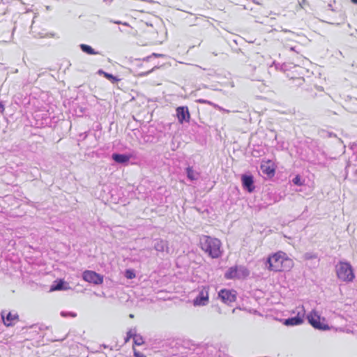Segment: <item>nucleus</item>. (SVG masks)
Returning a JSON list of instances; mask_svg holds the SVG:
<instances>
[{
  "label": "nucleus",
  "instance_id": "23",
  "mask_svg": "<svg viewBox=\"0 0 357 357\" xmlns=\"http://www.w3.org/2000/svg\"><path fill=\"white\" fill-rule=\"evenodd\" d=\"M261 169H263V172L267 174L268 175H273L274 174V169H271L269 167H264L261 166Z\"/></svg>",
  "mask_w": 357,
  "mask_h": 357
},
{
  "label": "nucleus",
  "instance_id": "2",
  "mask_svg": "<svg viewBox=\"0 0 357 357\" xmlns=\"http://www.w3.org/2000/svg\"><path fill=\"white\" fill-rule=\"evenodd\" d=\"M199 245L202 250L212 259H218L222 255V243L217 238L202 235L199 237Z\"/></svg>",
  "mask_w": 357,
  "mask_h": 357
},
{
  "label": "nucleus",
  "instance_id": "14",
  "mask_svg": "<svg viewBox=\"0 0 357 357\" xmlns=\"http://www.w3.org/2000/svg\"><path fill=\"white\" fill-rule=\"evenodd\" d=\"M112 158L117 163L123 164L128 162L130 157L126 154L113 153Z\"/></svg>",
  "mask_w": 357,
  "mask_h": 357
},
{
  "label": "nucleus",
  "instance_id": "19",
  "mask_svg": "<svg viewBox=\"0 0 357 357\" xmlns=\"http://www.w3.org/2000/svg\"><path fill=\"white\" fill-rule=\"evenodd\" d=\"M133 342L135 345L141 346L144 343V341L140 335L136 333L133 338Z\"/></svg>",
  "mask_w": 357,
  "mask_h": 357
},
{
  "label": "nucleus",
  "instance_id": "32",
  "mask_svg": "<svg viewBox=\"0 0 357 357\" xmlns=\"http://www.w3.org/2000/svg\"><path fill=\"white\" fill-rule=\"evenodd\" d=\"M98 73L99 74H103L105 75V73H106L105 72H104L102 70H98Z\"/></svg>",
  "mask_w": 357,
  "mask_h": 357
},
{
  "label": "nucleus",
  "instance_id": "9",
  "mask_svg": "<svg viewBox=\"0 0 357 357\" xmlns=\"http://www.w3.org/2000/svg\"><path fill=\"white\" fill-rule=\"evenodd\" d=\"M82 278L86 282L94 284H100L103 282V276L93 271H85L82 273Z\"/></svg>",
  "mask_w": 357,
  "mask_h": 357
},
{
  "label": "nucleus",
  "instance_id": "3",
  "mask_svg": "<svg viewBox=\"0 0 357 357\" xmlns=\"http://www.w3.org/2000/svg\"><path fill=\"white\" fill-rule=\"evenodd\" d=\"M336 273L338 279L343 282H352L355 278L354 269L347 261H340L336 265Z\"/></svg>",
  "mask_w": 357,
  "mask_h": 357
},
{
  "label": "nucleus",
  "instance_id": "5",
  "mask_svg": "<svg viewBox=\"0 0 357 357\" xmlns=\"http://www.w3.org/2000/svg\"><path fill=\"white\" fill-rule=\"evenodd\" d=\"M208 286H202L197 289V295L193 300L195 306H206L209 302Z\"/></svg>",
  "mask_w": 357,
  "mask_h": 357
},
{
  "label": "nucleus",
  "instance_id": "33",
  "mask_svg": "<svg viewBox=\"0 0 357 357\" xmlns=\"http://www.w3.org/2000/svg\"><path fill=\"white\" fill-rule=\"evenodd\" d=\"M157 68L156 66H155L154 68H153L150 71L147 72L146 74H149V73L153 71V70Z\"/></svg>",
  "mask_w": 357,
  "mask_h": 357
},
{
  "label": "nucleus",
  "instance_id": "10",
  "mask_svg": "<svg viewBox=\"0 0 357 357\" xmlns=\"http://www.w3.org/2000/svg\"><path fill=\"white\" fill-rule=\"evenodd\" d=\"M176 116L180 123H183V122H189L190 116L188 107L181 106L177 107Z\"/></svg>",
  "mask_w": 357,
  "mask_h": 357
},
{
  "label": "nucleus",
  "instance_id": "16",
  "mask_svg": "<svg viewBox=\"0 0 357 357\" xmlns=\"http://www.w3.org/2000/svg\"><path fill=\"white\" fill-rule=\"evenodd\" d=\"M186 174L188 178L190 181L197 180L199 176V174L195 171L192 167L186 168Z\"/></svg>",
  "mask_w": 357,
  "mask_h": 357
},
{
  "label": "nucleus",
  "instance_id": "25",
  "mask_svg": "<svg viewBox=\"0 0 357 357\" xmlns=\"http://www.w3.org/2000/svg\"><path fill=\"white\" fill-rule=\"evenodd\" d=\"M105 77L107 78L108 79L111 80L113 83L118 80V79L109 73H105Z\"/></svg>",
  "mask_w": 357,
  "mask_h": 357
},
{
  "label": "nucleus",
  "instance_id": "36",
  "mask_svg": "<svg viewBox=\"0 0 357 357\" xmlns=\"http://www.w3.org/2000/svg\"><path fill=\"white\" fill-rule=\"evenodd\" d=\"M133 317H134V316H133V314H130V318H133Z\"/></svg>",
  "mask_w": 357,
  "mask_h": 357
},
{
  "label": "nucleus",
  "instance_id": "34",
  "mask_svg": "<svg viewBox=\"0 0 357 357\" xmlns=\"http://www.w3.org/2000/svg\"><path fill=\"white\" fill-rule=\"evenodd\" d=\"M352 3L357 4V0H351Z\"/></svg>",
  "mask_w": 357,
  "mask_h": 357
},
{
  "label": "nucleus",
  "instance_id": "13",
  "mask_svg": "<svg viewBox=\"0 0 357 357\" xmlns=\"http://www.w3.org/2000/svg\"><path fill=\"white\" fill-rule=\"evenodd\" d=\"M1 318L3 319V324L6 326H12L14 325L15 322L18 321L19 316L17 313L13 314L12 312L8 313L6 317L3 314V312L1 313Z\"/></svg>",
  "mask_w": 357,
  "mask_h": 357
},
{
  "label": "nucleus",
  "instance_id": "6",
  "mask_svg": "<svg viewBox=\"0 0 357 357\" xmlns=\"http://www.w3.org/2000/svg\"><path fill=\"white\" fill-rule=\"evenodd\" d=\"M308 322L316 329L326 331L329 329L328 325L320 321V315L315 310L311 311L307 315Z\"/></svg>",
  "mask_w": 357,
  "mask_h": 357
},
{
  "label": "nucleus",
  "instance_id": "1",
  "mask_svg": "<svg viewBox=\"0 0 357 357\" xmlns=\"http://www.w3.org/2000/svg\"><path fill=\"white\" fill-rule=\"evenodd\" d=\"M294 266L293 261L287 257L283 252H278L266 259V266L268 270L279 272L289 271Z\"/></svg>",
  "mask_w": 357,
  "mask_h": 357
},
{
  "label": "nucleus",
  "instance_id": "24",
  "mask_svg": "<svg viewBox=\"0 0 357 357\" xmlns=\"http://www.w3.org/2000/svg\"><path fill=\"white\" fill-rule=\"evenodd\" d=\"M61 315L63 317H75L77 316V314L73 312H61Z\"/></svg>",
  "mask_w": 357,
  "mask_h": 357
},
{
  "label": "nucleus",
  "instance_id": "21",
  "mask_svg": "<svg viewBox=\"0 0 357 357\" xmlns=\"http://www.w3.org/2000/svg\"><path fill=\"white\" fill-rule=\"evenodd\" d=\"M292 182L294 185L298 186H301L303 185V182L301 181V176L299 175H296L292 180Z\"/></svg>",
  "mask_w": 357,
  "mask_h": 357
},
{
  "label": "nucleus",
  "instance_id": "20",
  "mask_svg": "<svg viewBox=\"0 0 357 357\" xmlns=\"http://www.w3.org/2000/svg\"><path fill=\"white\" fill-rule=\"evenodd\" d=\"M63 284H64V282L63 280H60L56 285L52 286L51 290L56 291V290L66 289V288L63 287Z\"/></svg>",
  "mask_w": 357,
  "mask_h": 357
},
{
  "label": "nucleus",
  "instance_id": "30",
  "mask_svg": "<svg viewBox=\"0 0 357 357\" xmlns=\"http://www.w3.org/2000/svg\"><path fill=\"white\" fill-rule=\"evenodd\" d=\"M1 112L3 113L4 111V105L2 102H0Z\"/></svg>",
  "mask_w": 357,
  "mask_h": 357
},
{
  "label": "nucleus",
  "instance_id": "29",
  "mask_svg": "<svg viewBox=\"0 0 357 357\" xmlns=\"http://www.w3.org/2000/svg\"><path fill=\"white\" fill-rule=\"evenodd\" d=\"M112 22L114 23V24H123V25H125V26H128V24L127 22H121V21H111Z\"/></svg>",
  "mask_w": 357,
  "mask_h": 357
},
{
  "label": "nucleus",
  "instance_id": "22",
  "mask_svg": "<svg viewBox=\"0 0 357 357\" xmlns=\"http://www.w3.org/2000/svg\"><path fill=\"white\" fill-rule=\"evenodd\" d=\"M125 276L128 279H132L135 278V273H134L133 270L128 269L125 272Z\"/></svg>",
  "mask_w": 357,
  "mask_h": 357
},
{
  "label": "nucleus",
  "instance_id": "18",
  "mask_svg": "<svg viewBox=\"0 0 357 357\" xmlns=\"http://www.w3.org/2000/svg\"><path fill=\"white\" fill-rule=\"evenodd\" d=\"M136 332H137V329L135 328H131L130 329L128 332H127V335H126V337L125 338V342H128L130 338H134L135 334H136Z\"/></svg>",
  "mask_w": 357,
  "mask_h": 357
},
{
  "label": "nucleus",
  "instance_id": "8",
  "mask_svg": "<svg viewBox=\"0 0 357 357\" xmlns=\"http://www.w3.org/2000/svg\"><path fill=\"white\" fill-rule=\"evenodd\" d=\"M218 297L222 301L227 304L230 305L236 300V292L233 289H221L218 293Z\"/></svg>",
  "mask_w": 357,
  "mask_h": 357
},
{
  "label": "nucleus",
  "instance_id": "28",
  "mask_svg": "<svg viewBox=\"0 0 357 357\" xmlns=\"http://www.w3.org/2000/svg\"><path fill=\"white\" fill-rule=\"evenodd\" d=\"M133 351H134L135 357H146L142 353H140V352L136 351V349L135 348H133Z\"/></svg>",
  "mask_w": 357,
  "mask_h": 357
},
{
  "label": "nucleus",
  "instance_id": "26",
  "mask_svg": "<svg viewBox=\"0 0 357 357\" xmlns=\"http://www.w3.org/2000/svg\"><path fill=\"white\" fill-rule=\"evenodd\" d=\"M317 256L312 253L307 252L304 255V259L306 260L312 259L316 258Z\"/></svg>",
  "mask_w": 357,
  "mask_h": 357
},
{
  "label": "nucleus",
  "instance_id": "11",
  "mask_svg": "<svg viewBox=\"0 0 357 357\" xmlns=\"http://www.w3.org/2000/svg\"><path fill=\"white\" fill-rule=\"evenodd\" d=\"M153 248L158 252L169 253V252L168 242L161 238H158L154 241Z\"/></svg>",
  "mask_w": 357,
  "mask_h": 357
},
{
  "label": "nucleus",
  "instance_id": "15",
  "mask_svg": "<svg viewBox=\"0 0 357 357\" xmlns=\"http://www.w3.org/2000/svg\"><path fill=\"white\" fill-rule=\"evenodd\" d=\"M197 102H199V103H202V104H207V105H209L212 107H213L214 108L218 109L219 111L220 112H227V113H229L230 112L229 110L228 109H224L223 107L219 106L217 104H215L209 100H204V99H198L196 100Z\"/></svg>",
  "mask_w": 357,
  "mask_h": 357
},
{
  "label": "nucleus",
  "instance_id": "12",
  "mask_svg": "<svg viewBox=\"0 0 357 357\" xmlns=\"http://www.w3.org/2000/svg\"><path fill=\"white\" fill-rule=\"evenodd\" d=\"M242 185L248 192H252L255 190L253 176L251 175L243 174L241 176Z\"/></svg>",
  "mask_w": 357,
  "mask_h": 357
},
{
  "label": "nucleus",
  "instance_id": "27",
  "mask_svg": "<svg viewBox=\"0 0 357 357\" xmlns=\"http://www.w3.org/2000/svg\"><path fill=\"white\" fill-rule=\"evenodd\" d=\"M153 56V57H162V56H164V55L161 54L153 53L151 56L146 57L144 60L148 61Z\"/></svg>",
  "mask_w": 357,
  "mask_h": 357
},
{
  "label": "nucleus",
  "instance_id": "7",
  "mask_svg": "<svg viewBox=\"0 0 357 357\" xmlns=\"http://www.w3.org/2000/svg\"><path fill=\"white\" fill-rule=\"evenodd\" d=\"M296 316L284 319V324L285 326H298L303 322V318L305 310L303 306L296 307Z\"/></svg>",
  "mask_w": 357,
  "mask_h": 357
},
{
  "label": "nucleus",
  "instance_id": "4",
  "mask_svg": "<svg viewBox=\"0 0 357 357\" xmlns=\"http://www.w3.org/2000/svg\"><path fill=\"white\" fill-rule=\"evenodd\" d=\"M250 271L243 266H234L228 268L225 273L227 280L242 279L247 278Z\"/></svg>",
  "mask_w": 357,
  "mask_h": 357
},
{
  "label": "nucleus",
  "instance_id": "17",
  "mask_svg": "<svg viewBox=\"0 0 357 357\" xmlns=\"http://www.w3.org/2000/svg\"><path fill=\"white\" fill-rule=\"evenodd\" d=\"M81 50L87 54L95 55L98 54V52L95 51L91 46L86 44H81L79 45Z\"/></svg>",
  "mask_w": 357,
  "mask_h": 357
},
{
  "label": "nucleus",
  "instance_id": "31",
  "mask_svg": "<svg viewBox=\"0 0 357 357\" xmlns=\"http://www.w3.org/2000/svg\"><path fill=\"white\" fill-rule=\"evenodd\" d=\"M282 69H283L284 70H286L287 69V64H284V65L282 66Z\"/></svg>",
  "mask_w": 357,
  "mask_h": 357
},
{
  "label": "nucleus",
  "instance_id": "35",
  "mask_svg": "<svg viewBox=\"0 0 357 357\" xmlns=\"http://www.w3.org/2000/svg\"><path fill=\"white\" fill-rule=\"evenodd\" d=\"M290 50H291V51H294V50H295V48H294V47H291L290 48Z\"/></svg>",
  "mask_w": 357,
  "mask_h": 357
}]
</instances>
